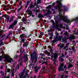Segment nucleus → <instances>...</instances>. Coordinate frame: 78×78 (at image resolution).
<instances>
[{
  "label": "nucleus",
  "instance_id": "603ef678",
  "mask_svg": "<svg viewBox=\"0 0 78 78\" xmlns=\"http://www.w3.org/2000/svg\"><path fill=\"white\" fill-rule=\"evenodd\" d=\"M41 0H37V3H41Z\"/></svg>",
  "mask_w": 78,
  "mask_h": 78
},
{
  "label": "nucleus",
  "instance_id": "f704fd0d",
  "mask_svg": "<svg viewBox=\"0 0 78 78\" xmlns=\"http://www.w3.org/2000/svg\"><path fill=\"white\" fill-rule=\"evenodd\" d=\"M56 37L55 36V37H58V36H59V34H58V33H56Z\"/></svg>",
  "mask_w": 78,
  "mask_h": 78
},
{
  "label": "nucleus",
  "instance_id": "c03bdc74",
  "mask_svg": "<svg viewBox=\"0 0 78 78\" xmlns=\"http://www.w3.org/2000/svg\"><path fill=\"white\" fill-rule=\"evenodd\" d=\"M22 1H20V3L19 4L20 6H21V5H22Z\"/></svg>",
  "mask_w": 78,
  "mask_h": 78
},
{
  "label": "nucleus",
  "instance_id": "f257e3e1",
  "mask_svg": "<svg viewBox=\"0 0 78 78\" xmlns=\"http://www.w3.org/2000/svg\"><path fill=\"white\" fill-rule=\"evenodd\" d=\"M62 16V17H64V18H58V21H61L62 20H63V21H64V22H65L67 23H71V22H72L73 21H76V20H78V16L76 17L75 18L72 19V20H70L69 19H67L68 17L67 16Z\"/></svg>",
  "mask_w": 78,
  "mask_h": 78
},
{
  "label": "nucleus",
  "instance_id": "a18cd8bd",
  "mask_svg": "<svg viewBox=\"0 0 78 78\" xmlns=\"http://www.w3.org/2000/svg\"><path fill=\"white\" fill-rule=\"evenodd\" d=\"M73 75H77V74H76V73L75 72H73Z\"/></svg>",
  "mask_w": 78,
  "mask_h": 78
},
{
  "label": "nucleus",
  "instance_id": "ddd939ff",
  "mask_svg": "<svg viewBox=\"0 0 78 78\" xmlns=\"http://www.w3.org/2000/svg\"><path fill=\"white\" fill-rule=\"evenodd\" d=\"M21 28H22V26H20V29H17L18 31H20L21 30H22L23 31L27 32V30L25 29V27H22V29H21Z\"/></svg>",
  "mask_w": 78,
  "mask_h": 78
},
{
  "label": "nucleus",
  "instance_id": "052dcab7",
  "mask_svg": "<svg viewBox=\"0 0 78 78\" xmlns=\"http://www.w3.org/2000/svg\"><path fill=\"white\" fill-rule=\"evenodd\" d=\"M48 56H50V54L48 52Z\"/></svg>",
  "mask_w": 78,
  "mask_h": 78
},
{
  "label": "nucleus",
  "instance_id": "e433bc0d",
  "mask_svg": "<svg viewBox=\"0 0 78 78\" xmlns=\"http://www.w3.org/2000/svg\"><path fill=\"white\" fill-rule=\"evenodd\" d=\"M64 12L63 10L61 9L59 11V13H60V14H61V13L62 12Z\"/></svg>",
  "mask_w": 78,
  "mask_h": 78
},
{
  "label": "nucleus",
  "instance_id": "20e7f679",
  "mask_svg": "<svg viewBox=\"0 0 78 78\" xmlns=\"http://www.w3.org/2000/svg\"><path fill=\"white\" fill-rule=\"evenodd\" d=\"M51 60L52 61H54V64L56 66V63H55L56 62H58V61H56V59L58 58V55L57 54L51 53Z\"/></svg>",
  "mask_w": 78,
  "mask_h": 78
},
{
  "label": "nucleus",
  "instance_id": "79ce46f5",
  "mask_svg": "<svg viewBox=\"0 0 78 78\" xmlns=\"http://www.w3.org/2000/svg\"><path fill=\"white\" fill-rule=\"evenodd\" d=\"M12 32H11V31H10L9 32V35H11V34H12Z\"/></svg>",
  "mask_w": 78,
  "mask_h": 78
},
{
  "label": "nucleus",
  "instance_id": "4468645a",
  "mask_svg": "<svg viewBox=\"0 0 78 78\" xmlns=\"http://www.w3.org/2000/svg\"><path fill=\"white\" fill-rule=\"evenodd\" d=\"M67 39H68V38L66 37V36L64 37L63 38L62 37V42H64V43H66V42H67Z\"/></svg>",
  "mask_w": 78,
  "mask_h": 78
},
{
  "label": "nucleus",
  "instance_id": "a211bd4d",
  "mask_svg": "<svg viewBox=\"0 0 78 78\" xmlns=\"http://www.w3.org/2000/svg\"><path fill=\"white\" fill-rule=\"evenodd\" d=\"M51 22L52 23V25H53V26H52V28H54V27H55V25H56V23H55V21L53 20H51Z\"/></svg>",
  "mask_w": 78,
  "mask_h": 78
},
{
  "label": "nucleus",
  "instance_id": "69168bd1",
  "mask_svg": "<svg viewBox=\"0 0 78 78\" xmlns=\"http://www.w3.org/2000/svg\"><path fill=\"white\" fill-rule=\"evenodd\" d=\"M3 66H1V67H0V68L1 69H3Z\"/></svg>",
  "mask_w": 78,
  "mask_h": 78
},
{
  "label": "nucleus",
  "instance_id": "bf43d9fd",
  "mask_svg": "<svg viewBox=\"0 0 78 78\" xmlns=\"http://www.w3.org/2000/svg\"><path fill=\"white\" fill-rule=\"evenodd\" d=\"M76 31V29L75 28L74 29V30L73 31V33H75V31Z\"/></svg>",
  "mask_w": 78,
  "mask_h": 78
},
{
  "label": "nucleus",
  "instance_id": "c85d7f7f",
  "mask_svg": "<svg viewBox=\"0 0 78 78\" xmlns=\"http://www.w3.org/2000/svg\"><path fill=\"white\" fill-rule=\"evenodd\" d=\"M0 73H1V74H2V76H4V75H5V73L3 72L2 70L0 71Z\"/></svg>",
  "mask_w": 78,
  "mask_h": 78
},
{
  "label": "nucleus",
  "instance_id": "1a4fd4ad",
  "mask_svg": "<svg viewBox=\"0 0 78 78\" xmlns=\"http://www.w3.org/2000/svg\"><path fill=\"white\" fill-rule=\"evenodd\" d=\"M25 36V34H21L20 35V40L21 41H20V42L21 43V45L22 44V42H23L25 41L26 40L25 39H24V37Z\"/></svg>",
  "mask_w": 78,
  "mask_h": 78
},
{
  "label": "nucleus",
  "instance_id": "dca6fc26",
  "mask_svg": "<svg viewBox=\"0 0 78 78\" xmlns=\"http://www.w3.org/2000/svg\"><path fill=\"white\" fill-rule=\"evenodd\" d=\"M22 43H23V46L24 47H27V46H28V43H27V40H25L23 42H22Z\"/></svg>",
  "mask_w": 78,
  "mask_h": 78
},
{
  "label": "nucleus",
  "instance_id": "774afa93",
  "mask_svg": "<svg viewBox=\"0 0 78 78\" xmlns=\"http://www.w3.org/2000/svg\"><path fill=\"white\" fill-rule=\"evenodd\" d=\"M64 45H65L64 44H62V47L63 48V47H64Z\"/></svg>",
  "mask_w": 78,
  "mask_h": 78
},
{
  "label": "nucleus",
  "instance_id": "5fc2aeb1",
  "mask_svg": "<svg viewBox=\"0 0 78 78\" xmlns=\"http://www.w3.org/2000/svg\"><path fill=\"white\" fill-rule=\"evenodd\" d=\"M30 3V2H29V1H28L27 2V5H29V3Z\"/></svg>",
  "mask_w": 78,
  "mask_h": 78
},
{
  "label": "nucleus",
  "instance_id": "338daca9",
  "mask_svg": "<svg viewBox=\"0 0 78 78\" xmlns=\"http://www.w3.org/2000/svg\"><path fill=\"white\" fill-rule=\"evenodd\" d=\"M35 12H36V13H37V12H38V10L36 9V10H35Z\"/></svg>",
  "mask_w": 78,
  "mask_h": 78
},
{
  "label": "nucleus",
  "instance_id": "a19ab883",
  "mask_svg": "<svg viewBox=\"0 0 78 78\" xmlns=\"http://www.w3.org/2000/svg\"><path fill=\"white\" fill-rule=\"evenodd\" d=\"M20 49H21V50H22V49H21V48H20V49H19V50H18V51H17V53H20V52L19 51H20Z\"/></svg>",
  "mask_w": 78,
  "mask_h": 78
},
{
  "label": "nucleus",
  "instance_id": "423d86ee",
  "mask_svg": "<svg viewBox=\"0 0 78 78\" xmlns=\"http://www.w3.org/2000/svg\"><path fill=\"white\" fill-rule=\"evenodd\" d=\"M62 38V36H60L58 37H55V39H54L53 41H51V43H53V44H55V43H56L57 41H61Z\"/></svg>",
  "mask_w": 78,
  "mask_h": 78
},
{
  "label": "nucleus",
  "instance_id": "4d7b16f0",
  "mask_svg": "<svg viewBox=\"0 0 78 78\" xmlns=\"http://www.w3.org/2000/svg\"><path fill=\"white\" fill-rule=\"evenodd\" d=\"M23 62H22V61L21 62H20V66H22V63H23Z\"/></svg>",
  "mask_w": 78,
  "mask_h": 78
},
{
  "label": "nucleus",
  "instance_id": "5701e85b",
  "mask_svg": "<svg viewBox=\"0 0 78 78\" xmlns=\"http://www.w3.org/2000/svg\"><path fill=\"white\" fill-rule=\"evenodd\" d=\"M52 7V5H51L48 6V7H47L46 8V9H50Z\"/></svg>",
  "mask_w": 78,
  "mask_h": 78
},
{
  "label": "nucleus",
  "instance_id": "6e6552de",
  "mask_svg": "<svg viewBox=\"0 0 78 78\" xmlns=\"http://www.w3.org/2000/svg\"><path fill=\"white\" fill-rule=\"evenodd\" d=\"M17 20H15L11 24L9 25L8 29H11L12 30H13V29H14V26L16 25H17Z\"/></svg>",
  "mask_w": 78,
  "mask_h": 78
},
{
  "label": "nucleus",
  "instance_id": "aec40b11",
  "mask_svg": "<svg viewBox=\"0 0 78 78\" xmlns=\"http://www.w3.org/2000/svg\"><path fill=\"white\" fill-rule=\"evenodd\" d=\"M21 20L22 21V22H23L24 23L26 24L27 22V19L24 18H23L21 19Z\"/></svg>",
  "mask_w": 78,
  "mask_h": 78
},
{
  "label": "nucleus",
  "instance_id": "4be33fe9",
  "mask_svg": "<svg viewBox=\"0 0 78 78\" xmlns=\"http://www.w3.org/2000/svg\"><path fill=\"white\" fill-rule=\"evenodd\" d=\"M27 12H28V14L30 15V16H31V15H33V13L31 12H30V10H27Z\"/></svg>",
  "mask_w": 78,
  "mask_h": 78
},
{
  "label": "nucleus",
  "instance_id": "de8ad7c7",
  "mask_svg": "<svg viewBox=\"0 0 78 78\" xmlns=\"http://www.w3.org/2000/svg\"><path fill=\"white\" fill-rule=\"evenodd\" d=\"M50 52H53V49H52V48H50Z\"/></svg>",
  "mask_w": 78,
  "mask_h": 78
},
{
  "label": "nucleus",
  "instance_id": "0e129e2a",
  "mask_svg": "<svg viewBox=\"0 0 78 78\" xmlns=\"http://www.w3.org/2000/svg\"><path fill=\"white\" fill-rule=\"evenodd\" d=\"M9 9H10V8H7L6 9V10H9Z\"/></svg>",
  "mask_w": 78,
  "mask_h": 78
},
{
  "label": "nucleus",
  "instance_id": "6e6d98bb",
  "mask_svg": "<svg viewBox=\"0 0 78 78\" xmlns=\"http://www.w3.org/2000/svg\"><path fill=\"white\" fill-rule=\"evenodd\" d=\"M74 34H76V35H77L78 36V33L77 32H76L74 33Z\"/></svg>",
  "mask_w": 78,
  "mask_h": 78
},
{
  "label": "nucleus",
  "instance_id": "c756f323",
  "mask_svg": "<svg viewBox=\"0 0 78 78\" xmlns=\"http://www.w3.org/2000/svg\"><path fill=\"white\" fill-rule=\"evenodd\" d=\"M47 13L48 14H51V12L50 10L49 9L47 10Z\"/></svg>",
  "mask_w": 78,
  "mask_h": 78
},
{
  "label": "nucleus",
  "instance_id": "37998d69",
  "mask_svg": "<svg viewBox=\"0 0 78 78\" xmlns=\"http://www.w3.org/2000/svg\"><path fill=\"white\" fill-rule=\"evenodd\" d=\"M10 71H11L10 69H7V72H8V73H9V72H10Z\"/></svg>",
  "mask_w": 78,
  "mask_h": 78
},
{
  "label": "nucleus",
  "instance_id": "09e8293b",
  "mask_svg": "<svg viewBox=\"0 0 78 78\" xmlns=\"http://www.w3.org/2000/svg\"><path fill=\"white\" fill-rule=\"evenodd\" d=\"M55 4H56V2H54L52 3V5H52V6H54Z\"/></svg>",
  "mask_w": 78,
  "mask_h": 78
},
{
  "label": "nucleus",
  "instance_id": "680f3d73",
  "mask_svg": "<svg viewBox=\"0 0 78 78\" xmlns=\"http://www.w3.org/2000/svg\"><path fill=\"white\" fill-rule=\"evenodd\" d=\"M27 40H28L29 41H31V38L27 39Z\"/></svg>",
  "mask_w": 78,
  "mask_h": 78
},
{
  "label": "nucleus",
  "instance_id": "412c9836",
  "mask_svg": "<svg viewBox=\"0 0 78 78\" xmlns=\"http://www.w3.org/2000/svg\"><path fill=\"white\" fill-rule=\"evenodd\" d=\"M64 8L63 9V11H68V7L65 6V7H63Z\"/></svg>",
  "mask_w": 78,
  "mask_h": 78
},
{
  "label": "nucleus",
  "instance_id": "6ab92c4d",
  "mask_svg": "<svg viewBox=\"0 0 78 78\" xmlns=\"http://www.w3.org/2000/svg\"><path fill=\"white\" fill-rule=\"evenodd\" d=\"M39 68L37 67V66H36L34 67V69H35V73H36L37 72V70L39 69Z\"/></svg>",
  "mask_w": 78,
  "mask_h": 78
},
{
  "label": "nucleus",
  "instance_id": "9d476101",
  "mask_svg": "<svg viewBox=\"0 0 78 78\" xmlns=\"http://www.w3.org/2000/svg\"><path fill=\"white\" fill-rule=\"evenodd\" d=\"M36 6V7H37V8H39V6H38V5H37V4L36 2H35L34 3L33 5V2H31V4L30 5V9H32V8H34Z\"/></svg>",
  "mask_w": 78,
  "mask_h": 78
},
{
  "label": "nucleus",
  "instance_id": "3c124183",
  "mask_svg": "<svg viewBox=\"0 0 78 78\" xmlns=\"http://www.w3.org/2000/svg\"><path fill=\"white\" fill-rule=\"evenodd\" d=\"M12 76L13 77H14V73H13V72L12 73Z\"/></svg>",
  "mask_w": 78,
  "mask_h": 78
},
{
  "label": "nucleus",
  "instance_id": "58836bf2",
  "mask_svg": "<svg viewBox=\"0 0 78 78\" xmlns=\"http://www.w3.org/2000/svg\"><path fill=\"white\" fill-rule=\"evenodd\" d=\"M51 37L53 36V33L51 32V34H50Z\"/></svg>",
  "mask_w": 78,
  "mask_h": 78
},
{
  "label": "nucleus",
  "instance_id": "b1692460",
  "mask_svg": "<svg viewBox=\"0 0 78 78\" xmlns=\"http://www.w3.org/2000/svg\"><path fill=\"white\" fill-rule=\"evenodd\" d=\"M1 36H2V35H0V39L1 38L0 37H1ZM4 39H5V38H3L1 40H0V42L2 43V44H3V41L4 40Z\"/></svg>",
  "mask_w": 78,
  "mask_h": 78
},
{
  "label": "nucleus",
  "instance_id": "7ed1b4c3",
  "mask_svg": "<svg viewBox=\"0 0 78 78\" xmlns=\"http://www.w3.org/2000/svg\"><path fill=\"white\" fill-rule=\"evenodd\" d=\"M38 58L37 53L36 51H34L33 52H31L30 54V58L32 62H34V59H35L34 63H36Z\"/></svg>",
  "mask_w": 78,
  "mask_h": 78
},
{
  "label": "nucleus",
  "instance_id": "e2e57ef3",
  "mask_svg": "<svg viewBox=\"0 0 78 78\" xmlns=\"http://www.w3.org/2000/svg\"><path fill=\"white\" fill-rule=\"evenodd\" d=\"M3 44L1 42H0V47H1V45H3Z\"/></svg>",
  "mask_w": 78,
  "mask_h": 78
},
{
  "label": "nucleus",
  "instance_id": "7c9ffc66",
  "mask_svg": "<svg viewBox=\"0 0 78 78\" xmlns=\"http://www.w3.org/2000/svg\"><path fill=\"white\" fill-rule=\"evenodd\" d=\"M3 58V56L1 55L0 56V62L2 61Z\"/></svg>",
  "mask_w": 78,
  "mask_h": 78
},
{
  "label": "nucleus",
  "instance_id": "f3484780",
  "mask_svg": "<svg viewBox=\"0 0 78 78\" xmlns=\"http://www.w3.org/2000/svg\"><path fill=\"white\" fill-rule=\"evenodd\" d=\"M44 16L40 13H39L38 14V17L39 19H41V18H43Z\"/></svg>",
  "mask_w": 78,
  "mask_h": 78
},
{
  "label": "nucleus",
  "instance_id": "cd10ccee",
  "mask_svg": "<svg viewBox=\"0 0 78 78\" xmlns=\"http://www.w3.org/2000/svg\"><path fill=\"white\" fill-rule=\"evenodd\" d=\"M0 35H1V36L0 37L1 38H3L4 37H5L6 36V35L5 34H3V35H2V34H0Z\"/></svg>",
  "mask_w": 78,
  "mask_h": 78
},
{
  "label": "nucleus",
  "instance_id": "393cba45",
  "mask_svg": "<svg viewBox=\"0 0 78 78\" xmlns=\"http://www.w3.org/2000/svg\"><path fill=\"white\" fill-rule=\"evenodd\" d=\"M74 37V36L73 35H72L71 37H68L69 41H72V39H73Z\"/></svg>",
  "mask_w": 78,
  "mask_h": 78
},
{
  "label": "nucleus",
  "instance_id": "9b49d317",
  "mask_svg": "<svg viewBox=\"0 0 78 78\" xmlns=\"http://www.w3.org/2000/svg\"><path fill=\"white\" fill-rule=\"evenodd\" d=\"M15 16H13L11 17L9 20V17L6 18L7 22H9V23H11L12 21L14 20Z\"/></svg>",
  "mask_w": 78,
  "mask_h": 78
},
{
  "label": "nucleus",
  "instance_id": "bb28decb",
  "mask_svg": "<svg viewBox=\"0 0 78 78\" xmlns=\"http://www.w3.org/2000/svg\"><path fill=\"white\" fill-rule=\"evenodd\" d=\"M25 76V78H29V77H30V75H29V74H25V76Z\"/></svg>",
  "mask_w": 78,
  "mask_h": 78
},
{
  "label": "nucleus",
  "instance_id": "49530a36",
  "mask_svg": "<svg viewBox=\"0 0 78 78\" xmlns=\"http://www.w3.org/2000/svg\"><path fill=\"white\" fill-rule=\"evenodd\" d=\"M40 35H41V36H43L44 35V33L41 32L40 33Z\"/></svg>",
  "mask_w": 78,
  "mask_h": 78
},
{
  "label": "nucleus",
  "instance_id": "13d9d810",
  "mask_svg": "<svg viewBox=\"0 0 78 78\" xmlns=\"http://www.w3.org/2000/svg\"><path fill=\"white\" fill-rule=\"evenodd\" d=\"M8 39V36H7L5 38V40H6V39Z\"/></svg>",
  "mask_w": 78,
  "mask_h": 78
},
{
  "label": "nucleus",
  "instance_id": "ea45409f",
  "mask_svg": "<svg viewBox=\"0 0 78 78\" xmlns=\"http://www.w3.org/2000/svg\"><path fill=\"white\" fill-rule=\"evenodd\" d=\"M48 33H50V32H52V30H51V29H49L48 30Z\"/></svg>",
  "mask_w": 78,
  "mask_h": 78
},
{
  "label": "nucleus",
  "instance_id": "0eeeda50",
  "mask_svg": "<svg viewBox=\"0 0 78 78\" xmlns=\"http://www.w3.org/2000/svg\"><path fill=\"white\" fill-rule=\"evenodd\" d=\"M17 20H15L11 24L9 25L8 29H11L12 30H13V29H14V26L16 25H17Z\"/></svg>",
  "mask_w": 78,
  "mask_h": 78
},
{
  "label": "nucleus",
  "instance_id": "473e14b6",
  "mask_svg": "<svg viewBox=\"0 0 78 78\" xmlns=\"http://www.w3.org/2000/svg\"><path fill=\"white\" fill-rule=\"evenodd\" d=\"M73 67V65L72 64H70L68 66V68H70V67Z\"/></svg>",
  "mask_w": 78,
  "mask_h": 78
},
{
  "label": "nucleus",
  "instance_id": "f8f14e48",
  "mask_svg": "<svg viewBox=\"0 0 78 78\" xmlns=\"http://www.w3.org/2000/svg\"><path fill=\"white\" fill-rule=\"evenodd\" d=\"M64 65L63 64H62L60 65L59 67L58 68V70L59 72H61V71H64V68L63 67Z\"/></svg>",
  "mask_w": 78,
  "mask_h": 78
},
{
  "label": "nucleus",
  "instance_id": "4c0bfd02",
  "mask_svg": "<svg viewBox=\"0 0 78 78\" xmlns=\"http://www.w3.org/2000/svg\"><path fill=\"white\" fill-rule=\"evenodd\" d=\"M59 61H61L62 62V61H64V59L63 58H60L59 59Z\"/></svg>",
  "mask_w": 78,
  "mask_h": 78
},
{
  "label": "nucleus",
  "instance_id": "39448f33",
  "mask_svg": "<svg viewBox=\"0 0 78 78\" xmlns=\"http://www.w3.org/2000/svg\"><path fill=\"white\" fill-rule=\"evenodd\" d=\"M8 55H6L4 56V58L5 59V60H3V62H8L9 63H11L12 62H13V59L12 58H10L9 60L8 58L9 57Z\"/></svg>",
  "mask_w": 78,
  "mask_h": 78
},
{
  "label": "nucleus",
  "instance_id": "864d4df0",
  "mask_svg": "<svg viewBox=\"0 0 78 78\" xmlns=\"http://www.w3.org/2000/svg\"><path fill=\"white\" fill-rule=\"evenodd\" d=\"M69 43H67L66 45V47H68V46H69Z\"/></svg>",
  "mask_w": 78,
  "mask_h": 78
},
{
  "label": "nucleus",
  "instance_id": "f03ea898",
  "mask_svg": "<svg viewBox=\"0 0 78 78\" xmlns=\"http://www.w3.org/2000/svg\"><path fill=\"white\" fill-rule=\"evenodd\" d=\"M19 50H20V53L21 54L20 55L19 58V60L18 61V62H20V61H22V59L24 58V62H27L28 61V56L26 55H24V56H22V54H23V53H25V51L24 49H23L22 51V49H20Z\"/></svg>",
  "mask_w": 78,
  "mask_h": 78
},
{
  "label": "nucleus",
  "instance_id": "2f4dec72",
  "mask_svg": "<svg viewBox=\"0 0 78 78\" xmlns=\"http://www.w3.org/2000/svg\"><path fill=\"white\" fill-rule=\"evenodd\" d=\"M59 5L60 7H65V5H62V3H60L59 4Z\"/></svg>",
  "mask_w": 78,
  "mask_h": 78
},
{
  "label": "nucleus",
  "instance_id": "c9c22d12",
  "mask_svg": "<svg viewBox=\"0 0 78 78\" xmlns=\"http://www.w3.org/2000/svg\"><path fill=\"white\" fill-rule=\"evenodd\" d=\"M44 63L46 65H47V64H48V63H47V62H44L42 63V65H43V64H44Z\"/></svg>",
  "mask_w": 78,
  "mask_h": 78
},
{
  "label": "nucleus",
  "instance_id": "8fccbe9b",
  "mask_svg": "<svg viewBox=\"0 0 78 78\" xmlns=\"http://www.w3.org/2000/svg\"><path fill=\"white\" fill-rule=\"evenodd\" d=\"M63 67L65 69H67V66L66 65H65Z\"/></svg>",
  "mask_w": 78,
  "mask_h": 78
},
{
  "label": "nucleus",
  "instance_id": "a878e982",
  "mask_svg": "<svg viewBox=\"0 0 78 78\" xmlns=\"http://www.w3.org/2000/svg\"><path fill=\"white\" fill-rule=\"evenodd\" d=\"M55 9L56 10H58L59 9V6H58V5H56L54 7Z\"/></svg>",
  "mask_w": 78,
  "mask_h": 78
},
{
  "label": "nucleus",
  "instance_id": "2eb2a0df",
  "mask_svg": "<svg viewBox=\"0 0 78 78\" xmlns=\"http://www.w3.org/2000/svg\"><path fill=\"white\" fill-rule=\"evenodd\" d=\"M24 73H25V72L23 71L20 73L19 75L20 78H25V76H23V75H24Z\"/></svg>",
  "mask_w": 78,
  "mask_h": 78
},
{
  "label": "nucleus",
  "instance_id": "72a5a7b5",
  "mask_svg": "<svg viewBox=\"0 0 78 78\" xmlns=\"http://www.w3.org/2000/svg\"><path fill=\"white\" fill-rule=\"evenodd\" d=\"M64 34H65V35H66L67 36H69V35H68V32L67 31H66V32H65Z\"/></svg>",
  "mask_w": 78,
  "mask_h": 78
}]
</instances>
